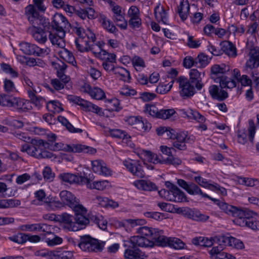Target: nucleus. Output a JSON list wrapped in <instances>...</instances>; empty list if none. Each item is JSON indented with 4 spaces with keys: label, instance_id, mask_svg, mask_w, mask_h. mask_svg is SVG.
<instances>
[{
    "label": "nucleus",
    "instance_id": "obj_1",
    "mask_svg": "<svg viewBox=\"0 0 259 259\" xmlns=\"http://www.w3.org/2000/svg\"><path fill=\"white\" fill-rule=\"evenodd\" d=\"M25 15L29 23L32 25L28 28V32L38 44H44L48 40L46 30L47 25L50 24L48 19L40 15L32 5L25 8Z\"/></svg>",
    "mask_w": 259,
    "mask_h": 259
},
{
    "label": "nucleus",
    "instance_id": "obj_2",
    "mask_svg": "<svg viewBox=\"0 0 259 259\" xmlns=\"http://www.w3.org/2000/svg\"><path fill=\"white\" fill-rule=\"evenodd\" d=\"M203 198H206L217 204L225 213L233 217L238 218L237 221L240 226H245L253 230H259V222L252 217L253 212L248 209H242L230 205L226 202L220 201L213 198L207 194H203Z\"/></svg>",
    "mask_w": 259,
    "mask_h": 259
},
{
    "label": "nucleus",
    "instance_id": "obj_3",
    "mask_svg": "<svg viewBox=\"0 0 259 259\" xmlns=\"http://www.w3.org/2000/svg\"><path fill=\"white\" fill-rule=\"evenodd\" d=\"M48 147V142L41 139H32L29 144H24L21 146V151L38 159H55L56 156L53 153L45 150Z\"/></svg>",
    "mask_w": 259,
    "mask_h": 259
},
{
    "label": "nucleus",
    "instance_id": "obj_4",
    "mask_svg": "<svg viewBox=\"0 0 259 259\" xmlns=\"http://www.w3.org/2000/svg\"><path fill=\"white\" fill-rule=\"evenodd\" d=\"M230 70V67L224 64L214 65L211 68V78L214 82H219L222 87L233 89L236 86L234 79L224 76Z\"/></svg>",
    "mask_w": 259,
    "mask_h": 259
},
{
    "label": "nucleus",
    "instance_id": "obj_5",
    "mask_svg": "<svg viewBox=\"0 0 259 259\" xmlns=\"http://www.w3.org/2000/svg\"><path fill=\"white\" fill-rule=\"evenodd\" d=\"M48 148L53 151L62 150L68 152L74 153H84L90 154H94L96 152V149L81 144H72V145L64 144L61 142L56 143L54 141H51L49 143Z\"/></svg>",
    "mask_w": 259,
    "mask_h": 259
},
{
    "label": "nucleus",
    "instance_id": "obj_6",
    "mask_svg": "<svg viewBox=\"0 0 259 259\" xmlns=\"http://www.w3.org/2000/svg\"><path fill=\"white\" fill-rule=\"evenodd\" d=\"M105 242L92 237L89 235L80 236L78 246L81 250L88 252H101L103 250Z\"/></svg>",
    "mask_w": 259,
    "mask_h": 259
},
{
    "label": "nucleus",
    "instance_id": "obj_7",
    "mask_svg": "<svg viewBox=\"0 0 259 259\" xmlns=\"http://www.w3.org/2000/svg\"><path fill=\"white\" fill-rule=\"evenodd\" d=\"M20 50L25 55L44 57L48 55L50 50L48 48H40L35 44L23 41L19 44Z\"/></svg>",
    "mask_w": 259,
    "mask_h": 259
},
{
    "label": "nucleus",
    "instance_id": "obj_8",
    "mask_svg": "<svg viewBox=\"0 0 259 259\" xmlns=\"http://www.w3.org/2000/svg\"><path fill=\"white\" fill-rule=\"evenodd\" d=\"M175 81L179 84V93L182 97L189 98L194 95L196 88L190 82L187 78L180 76L176 79Z\"/></svg>",
    "mask_w": 259,
    "mask_h": 259
},
{
    "label": "nucleus",
    "instance_id": "obj_9",
    "mask_svg": "<svg viewBox=\"0 0 259 259\" xmlns=\"http://www.w3.org/2000/svg\"><path fill=\"white\" fill-rule=\"evenodd\" d=\"M122 164L126 170L133 176L143 178L145 176L141 162L137 160L127 158L122 161Z\"/></svg>",
    "mask_w": 259,
    "mask_h": 259
},
{
    "label": "nucleus",
    "instance_id": "obj_10",
    "mask_svg": "<svg viewBox=\"0 0 259 259\" xmlns=\"http://www.w3.org/2000/svg\"><path fill=\"white\" fill-rule=\"evenodd\" d=\"M7 101L8 102L6 106L19 112H25L31 108L29 101L20 98L10 97L8 95Z\"/></svg>",
    "mask_w": 259,
    "mask_h": 259
},
{
    "label": "nucleus",
    "instance_id": "obj_11",
    "mask_svg": "<svg viewBox=\"0 0 259 259\" xmlns=\"http://www.w3.org/2000/svg\"><path fill=\"white\" fill-rule=\"evenodd\" d=\"M68 99L70 102L81 107L82 109L85 111L92 112L99 115H101L103 113L101 108L78 96L70 95L68 96Z\"/></svg>",
    "mask_w": 259,
    "mask_h": 259
},
{
    "label": "nucleus",
    "instance_id": "obj_12",
    "mask_svg": "<svg viewBox=\"0 0 259 259\" xmlns=\"http://www.w3.org/2000/svg\"><path fill=\"white\" fill-rule=\"evenodd\" d=\"M69 24L67 19L61 13H56L52 18L51 27L52 29L60 33V37H64L65 35L64 28H66Z\"/></svg>",
    "mask_w": 259,
    "mask_h": 259
},
{
    "label": "nucleus",
    "instance_id": "obj_13",
    "mask_svg": "<svg viewBox=\"0 0 259 259\" xmlns=\"http://www.w3.org/2000/svg\"><path fill=\"white\" fill-rule=\"evenodd\" d=\"M128 242L126 243L127 247L130 245H133L136 248L148 247L153 246V241L149 238H147L144 236H134L126 239Z\"/></svg>",
    "mask_w": 259,
    "mask_h": 259
},
{
    "label": "nucleus",
    "instance_id": "obj_14",
    "mask_svg": "<svg viewBox=\"0 0 259 259\" xmlns=\"http://www.w3.org/2000/svg\"><path fill=\"white\" fill-rule=\"evenodd\" d=\"M179 115L182 117L191 120H195L202 123L205 121V118L197 111L190 108L177 109Z\"/></svg>",
    "mask_w": 259,
    "mask_h": 259
},
{
    "label": "nucleus",
    "instance_id": "obj_15",
    "mask_svg": "<svg viewBox=\"0 0 259 259\" xmlns=\"http://www.w3.org/2000/svg\"><path fill=\"white\" fill-rule=\"evenodd\" d=\"M177 184L190 195H200L203 197V194H205L202 192L199 186L194 183H188L184 180L178 179Z\"/></svg>",
    "mask_w": 259,
    "mask_h": 259
},
{
    "label": "nucleus",
    "instance_id": "obj_16",
    "mask_svg": "<svg viewBox=\"0 0 259 259\" xmlns=\"http://www.w3.org/2000/svg\"><path fill=\"white\" fill-rule=\"evenodd\" d=\"M128 242L126 240H123L122 246L125 248L124 251V257L125 259H144V254L141 250L136 248L133 245L127 247L126 243Z\"/></svg>",
    "mask_w": 259,
    "mask_h": 259
},
{
    "label": "nucleus",
    "instance_id": "obj_17",
    "mask_svg": "<svg viewBox=\"0 0 259 259\" xmlns=\"http://www.w3.org/2000/svg\"><path fill=\"white\" fill-rule=\"evenodd\" d=\"M165 185L170 190V195L173 196V198H171V199H170L171 201L176 202L186 201V195L176 185L169 181L166 182Z\"/></svg>",
    "mask_w": 259,
    "mask_h": 259
},
{
    "label": "nucleus",
    "instance_id": "obj_18",
    "mask_svg": "<svg viewBox=\"0 0 259 259\" xmlns=\"http://www.w3.org/2000/svg\"><path fill=\"white\" fill-rule=\"evenodd\" d=\"M227 87H222L217 85H211L209 87L208 91L211 97L219 101H223L228 97V93L224 90Z\"/></svg>",
    "mask_w": 259,
    "mask_h": 259
},
{
    "label": "nucleus",
    "instance_id": "obj_19",
    "mask_svg": "<svg viewBox=\"0 0 259 259\" xmlns=\"http://www.w3.org/2000/svg\"><path fill=\"white\" fill-rule=\"evenodd\" d=\"M109 134L113 138L122 139L130 147H135L134 144L132 142L131 136L126 131L120 129H110Z\"/></svg>",
    "mask_w": 259,
    "mask_h": 259
},
{
    "label": "nucleus",
    "instance_id": "obj_20",
    "mask_svg": "<svg viewBox=\"0 0 259 259\" xmlns=\"http://www.w3.org/2000/svg\"><path fill=\"white\" fill-rule=\"evenodd\" d=\"M175 136L176 138H174L175 141L173 142V146L180 150H185L187 149L186 143L190 140V137H188V132H177Z\"/></svg>",
    "mask_w": 259,
    "mask_h": 259
},
{
    "label": "nucleus",
    "instance_id": "obj_21",
    "mask_svg": "<svg viewBox=\"0 0 259 259\" xmlns=\"http://www.w3.org/2000/svg\"><path fill=\"white\" fill-rule=\"evenodd\" d=\"M92 168L94 172L101 176H109L111 175L112 171L102 160H95L92 161Z\"/></svg>",
    "mask_w": 259,
    "mask_h": 259
},
{
    "label": "nucleus",
    "instance_id": "obj_22",
    "mask_svg": "<svg viewBox=\"0 0 259 259\" xmlns=\"http://www.w3.org/2000/svg\"><path fill=\"white\" fill-rule=\"evenodd\" d=\"M223 247L219 246H213L209 251V254L211 259H235V257L231 254L223 251Z\"/></svg>",
    "mask_w": 259,
    "mask_h": 259
},
{
    "label": "nucleus",
    "instance_id": "obj_23",
    "mask_svg": "<svg viewBox=\"0 0 259 259\" xmlns=\"http://www.w3.org/2000/svg\"><path fill=\"white\" fill-rule=\"evenodd\" d=\"M190 78L188 79L191 83L193 84L195 88L200 91L203 87L202 83V76L203 77L204 73L199 72L196 69H192L189 71Z\"/></svg>",
    "mask_w": 259,
    "mask_h": 259
},
{
    "label": "nucleus",
    "instance_id": "obj_24",
    "mask_svg": "<svg viewBox=\"0 0 259 259\" xmlns=\"http://www.w3.org/2000/svg\"><path fill=\"white\" fill-rule=\"evenodd\" d=\"M60 178L64 182L69 184H84L87 182L88 178L84 176H77L70 173H64L60 174Z\"/></svg>",
    "mask_w": 259,
    "mask_h": 259
},
{
    "label": "nucleus",
    "instance_id": "obj_25",
    "mask_svg": "<svg viewBox=\"0 0 259 259\" xmlns=\"http://www.w3.org/2000/svg\"><path fill=\"white\" fill-rule=\"evenodd\" d=\"M48 254L51 259H71L73 256L72 251L66 250L62 248L50 251Z\"/></svg>",
    "mask_w": 259,
    "mask_h": 259
},
{
    "label": "nucleus",
    "instance_id": "obj_26",
    "mask_svg": "<svg viewBox=\"0 0 259 259\" xmlns=\"http://www.w3.org/2000/svg\"><path fill=\"white\" fill-rule=\"evenodd\" d=\"M221 238L218 237H211L209 239L206 237L200 236L195 237L192 239V243L195 245H200L204 247H210L214 243H219L220 241Z\"/></svg>",
    "mask_w": 259,
    "mask_h": 259
},
{
    "label": "nucleus",
    "instance_id": "obj_27",
    "mask_svg": "<svg viewBox=\"0 0 259 259\" xmlns=\"http://www.w3.org/2000/svg\"><path fill=\"white\" fill-rule=\"evenodd\" d=\"M73 31L77 36H80L81 38L86 40L88 44H93L96 40L95 34L90 29L84 30L81 27H75L73 28Z\"/></svg>",
    "mask_w": 259,
    "mask_h": 259
},
{
    "label": "nucleus",
    "instance_id": "obj_28",
    "mask_svg": "<svg viewBox=\"0 0 259 259\" xmlns=\"http://www.w3.org/2000/svg\"><path fill=\"white\" fill-rule=\"evenodd\" d=\"M59 217L60 221L65 225V228L69 231H78V228L76 226L77 225L74 223V217L72 215L65 212L59 215Z\"/></svg>",
    "mask_w": 259,
    "mask_h": 259
},
{
    "label": "nucleus",
    "instance_id": "obj_29",
    "mask_svg": "<svg viewBox=\"0 0 259 259\" xmlns=\"http://www.w3.org/2000/svg\"><path fill=\"white\" fill-rule=\"evenodd\" d=\"M59 78L53 79L51 80V84L56 91H60L64 88L68 83L69 77L62 73L58 72Z\"/></svg>",
    "mask_w": 259,
    "mask_h": 259
},
{
    "label": "nucleus",
    "instance_id": "obj_30",
    "mask_svg": "<svg viewBox=\"0 0 259 259\" xmlns=\"http://www.w3.org/2000/svg\"><path fill=\"white\" fill-rule=\"evenodd\" d=\"M163 231L157 229L155 234L152 239L153 245L154 244L160 246H169L170 237H167L163 235Z\"/></svg>",
    "mask_w": 259,
    "mask_h": 259
},
{
    "label": "nucleus",
    "instance_id": "obj_31",
    "mask_svg": "<svg viewBox=\"0 0 259 259\" xmlns=\"http://www.w3.org/2000/svg\"><path fill=\"white\" fill-rule=\"evenodd\" d=\"M84 92L88 93L93 99L102 100L105 96V93L102 90L97 87L92 88L89 84H85L83 86Z\"/></svg>",
    "mask_w": 259,
    "mask_h": 259
},
{
    "label": "nucleus",
    "instance_id": "obj_32",
    "mask_svg": "<svg viewBox=\"0 0 259 259\" xmlns=\"http://www.w3.org/2000/svg\"><path fill=\"white\" fill-rule=\"evenodd\" d=\"M75 44L76 49L80 52L92 51L94 53L95 46L93 44H88L87 41L83 39L80 36H78L75 40Z\"/></svg>",
    "mask_w": 259,
    "mask_h": 259
},
{
    "label": "nucleus",
    "instance_id": "obj_33",
    "mask_svg": "<svg viewBox=\"0 0 259 259\" xmlns=\"http://www.w3.org/2000/svg\"><path fill=\"white\" fill-rule=\"evenodd\" d=\"M134 186L138 189L144 191H151L157 190L155 183L148 180H140L134 182Z\"/></svg>",
    "mask_w": 259,
    "mask_h": 259
},
{
    "label": "nucleus",
    "instance_id": "obj_34",
    "mask_svg": "<svg viewBox=\"0 0 259 259\" xmlns=\"http://www.w3.org/2000/svg\"><path fill=\"white\" fill-rule=\"evenodd\" d=\"M60 197L63 203L68 205L70 208L78 201L74 195L67 190L62 191L60 193Z\"/></svg>",
    "mask_w": 259,
    "mask_h": 259
},
{
    "label": "nucleus",
    "instance_id": "obj_35",
    "mask_svg": "<svg viewBox=\"0 0 259 259\" xmlns=\"http://www.w3.org/2000/svg\"><path fill=\"white\" fill-rule=\"evenodd\" d=\"M98 19L102 26L108 32L111 33H115L118 31L113 22L108 19L105 15L100 14Z\"/></svg>",
    "mask_w": 259,
    "mask_h": 259
},
{
    "label": "nucleus",
    "instance_id": "obj_36",
    "mask_svg": "<svg viewBox=\"0 0 259 259\" xmlns=\"http://www.w3.org/2000/svg\"><path fill=\"white\" fill-rule=\"evenodd\" d=\"M222 51L229 57H235L237 51L235 46L230 41H223L220 44Z\"/></svg>",
    "mask_w": 259,
    "mask_h": 259
},
{
    "label": "nucleus",
    "instance_id": "obj_37",
    "mask_svg": "<svg viewBox=\"0 0 259 259\" xmlns=\"http://www.w3.org/2000/svg\"><path fill=\"white\" fill-rule=\"evenodd\" d=\"M27 93L31 103L37 109H40L44 104H46L47 101L45 99L40 96H36L35 95L36 93H34L31 90H28Z\"/></svg>",
    "mask_w": 259,
    "mask_h": 259
},
{
    "label": "nucleus",
    "instance_id": "obj_38",
    "mask_svg": "<svg viewBox=\"0 0 259 259\" xmlns=\"http://www.w3.org/2000/svg\"><path fill=\"white\" fill-rule=\"evenodd\" d=\"M154 15L157 21L164 24H168L167 14L164 8L160 7V4L154 8Z\"/></svg>",
    "mask_w": 259,
    "mask_h": 259
},
{
    "label": "nucleus",
    "instance_id": "obj_39",
    "mask_svg": "<svg viewBox=\"0 0 259 259\" xmlns=\"http://www.w3.org/2000/svg\"><path fill=\"white\" fill-rule=\"evenodd\" d=\"M58 54L60 57L65 61L71 64L74 66H76V62L72 52L65 48H62Z\"/></svg>",
    "mask_w": 259,
    "mask_h": 259
},
{
    "label": "nucleus",
    "instance_id": "obj_40",
    "mask_svg": "<svg viewBox=\"0 0 259 259\" xmlns=\"http://www.w3.org/2000/svg\"><path fill=\"white\" fill-rule=\"evenodd\" d=\"M84 184H86L88 188L95 189L98 190H103L109 185L108 181H97L91 183L89 179H88V182H84Z\"/></svg>",
    "mask_w": 259,
    "mask_h": 259
},
{
    "label": "nucleus",
    "instance_id": "obj_41",
    "mask_svg": "<svg viewBox=\"0 0 259 259\" xmlns=\"http://www.w3.org/2000/svg\"><path fill=\"white\" fill-rule=\"evenodd\" d=\"M156 231L157 229L150 228L147 227H140L137 229V232L140 236H144L150 240H152Z\"/></svg>",
    "mask_w": 259,
    "mask_h": 259
},
{
    "label": "nucleus",
    "instance_id": "obj_42",
    "mask_svg": "<svg viewBox=\"0 0 259 259\" xmlns=\"http://www.w3.org/2000/svg\"><path fill=\"white\" fill-rule=\"evenodd\" d=\"M86 214L78 215L74 217V223L77 225L76 226L78 228V231L84 228L87 225L90 223V218Z\"/></svg>",
    "mask_w": 259,
    "mask_h": 259
},
{
    "label": "nucleus",
    "instance_id": "obj_43",
    "mask_svg": "<svg viewBox=\"0 0 259 259\" xmlns=\"http://www.w3.org/2000/svg\"><path fill=\"white\" fill-rule=\"evenodd\" d=\"M190 10V6L189 4L187 3H184L182 2L180 3V6L178 8V13L179 15V16L181 18V19L184 21L186 20L188 17V13Z\"/></svg>",
    "mask_w": 259,
    "mask_h": 259
},
{
    "label": "nucleus",
    "instance_id": "obj_44",
    "mask_svg": "<svg viewBox=\"0 0 259 259\" xmlns=\"http://www.w3.org/2000/svg\"><path fill=\"white\" fill-rule=\"evenodd\" d=\"M222 239V241L226 243L228 242V243L229 246H232L237 249H242L244 248V244L240 240L234 238L233 237H221Z\"/></svg>",
    "mask_w": 259,
    "mask_h": 259
},
{
    "label": "nucleus",
    "instance_id": "obj_45",
    "mask_svg": "<svg viewBox=\"0 0 259 259\" xmlns=\"http://www.w3.org/2000/svg\"><path fill=\"white\" fill-rule=\"evenodd\" d=\"M20 204L21 201L18 199H9L0 200V208H12L17 207Z\"/></svg>",
    "mask_w": 259,
    "mask_h": 259
},
{
    "label": "nucleus",
    "instance_id": "obj_46",
    "mask_svg": "<svg viewBox=\"0 0 259 259\" xmlns=\"http://www.w3.org/2000/svg\"><path fill=\"white\" fill-rule=\"evenodd\" d=\"M61 105L59 101L52 100L47 102L46 108L50 112L59 113L63 110Z\"/></svg>",
    "mask_w": 259,
    "mask_h": 259
},
{
    "label": "nucleus",
    "instance_id": "obj_47",
    "mask_svg": "<svg viewBox=\"0 0 259 259\" xmlns=\"http://www.w3.org/2000/svg\"><path fill=\"white\" fill-rule=\"evenodd\" d=\"M113 19L116 25L120 29L125 30L127 28V22L122 13L113 15Z\"/></svg>",
    "mask_w": 259,
    "mask_h": 259
},
{
    "label": "nucleus",
    "instance_id": "obj_48",
    "mask_svg": "<svg viewBox=\"0 0 259 259\" xmlns=\"http://www.w3.org/2000/svg\"><path fill=\"white\" fill-rule=\"evenodd\" d=\"M50 235H51L50 237H46L45 238V242L47 243L48 246H54L61 244L62 243L63 239L62 238L53 233H51Z\"/></svg>",
    "mask_w": 259,
    "mask_h": 259
},
{
    "label": "nucleus",
    "instance_id": "obj_49",
    "mask_svg": "<svg viewBox=\"0 0 259 259\" xmlns=\"http://www.w3.org/2000/svg\"><path fill=\"white\" fill-rule=\"evenodd\" d=\"M101 59L104 60L103 62H107L109 63H115L116 60V56L113 53H109L106 51L101 50Z\"/></svg>",
    "mask_w": 259,
    "mask_h": 259
},
{
    "label": "nucleus",
    "instance_id": "obj_50",
    "mask_svg": "<svg viewBox=\"0 0 259 259\" xmlns=\"http://www.w3.org/2000/svg\"><path fill=\"white\" fill-rule=\"evenodd\" d=\"M248 73L252 78V85L256 91H259V72L257 70L249 71Z\"/></svg>",
    "mask_w": 259,
    "mask_h": 259
},
{
    "label": "nucleus",
    "instance_id": "obj_51",
    "mask_svg": "<svg viewBox=\"0 0 259 259\" xmlns=\"http://www.w3.org/2000/svg\"><path fill=\"white\" fill-rule=\"evenodd\" d=\"M26 234L19 233L16 235L9 237L8 239L18 244H23L27 241Z\"/></svg>",
    "mask_w": 259,
    "mask_h": 259
},
{
    "label": "nucleus",
    "instance_id": "obj_52",
    "mask_svg": "<svg viewBox=\"0 0 259 259\" xmlns=\"http://www.w3.org/2000/svg\"><path fill=\"white\" fill-rule=\"evenodd\" d=\"M176 111L173 109H162L159 110L158 118L166 119L175 114Z\"/></svg>",
    "mask_w": 259,
    "mask_h": 259
},
{
    "label": "nucleus",
    "instance_id": "obj_53",
    "mask_svg": "<svg viewBox=\"0 0 259 259\" xmlns=\"http://www.w3.org/2000/svg\"><path fill=\"white\" fill-rule=\"evenodd\" d=\"M194 180L199 186L203 188H208L211 190L213 184H210L206 179L200 176H195Z\"/></svg>",
    "mask_w": 259,
    "mask_h": 259
},
{
    "label": "nucleus",
    "instance_id": "obj_54",
    "mask_svg": "<svg viewBox=\"0 0 259 259\" xmlns=\"http://www.w3.org/2000/svg\"><path fill=\"white\" fill-rule=\"evenodd\" d=\"M107 103L108 104L107 106L109 108V110L119 111L121 109L119 101L116 98L108 100Z\"/></svg>",
    "mask_w": 259,
    "mask_h": 259
},
{
    "label": "nucleus",
    "instance_id": "obj_55",
    "mask_svg": "<svg viewBox=\"0 0 259 259\" xmlns=\"http://www.w3.org/2000/svg\"><path fill=\"white\" fill-rule=\"evenodd\" d=\"M71 208L74 212V217L78 215H83L87 214V209L82 205L80 204L77 201Z\"/></svg>",
    "mask_w": 259,
    "mask_h": 259
},
{
    "label": "nucleus",
    "instance_id": "obj_56",
    "mask_svg": "<svg viewBox=\"0 0 259 259\" xmlns=\"http://www.w3.org/2000/svg\"><path fill=\"white\" fill-rule=\"evenodd\" d=\"M195 63L197 65L196 67H204L208 63L207 56L203 54L198 55V56L195 58Z\"/></svg>",
    "mask_w": 259,
    "mask_h": 259
},
{
    "label": "nucleus",
    "instance_id": "obj_57",
    "mask_svg": "<svg viewBox=\"0 0 259 259\" xmlns=\"http://www.w3.org/2000/svg\"><path fill=\"white\" fill-rule=\"evenodd\" d=\"M158 109L153 105H146L144 107V111L146 113L149 114L151 116L158 118V114H159Z\"/></svg>",
    "mask_w": 259,
    "mask_h": 259
},
{
    "label": "nucleus",
    "instance_id": "obj_58",
    "mask_svg": "<svg viewBox=\"0 0 259 259\" xmlns=\"http://www.w3.org/2000/svg\"><path fill=\"white\" fill-rule=\"evenodd\" d=\"M164 164H171L175 166L179 165L182 163V160L178 157H174L172 155L163 159V162Z\"/></svg>",
    "mask_w": 259,
    "mask_h": 259
},
{
    "label": "nucleus",
    "instance_id": "obj_59",
    "mask_svg": "<svg viewBox=\"0 0 259 259\" xmlns=\"http://www.w3.org/2000/svg\"><path fill=\"white\" fill-rule=\"evenodd\" d=\"M208 216L202 214L197 209H193L191 219L196 221H205L208 220Z\"/></svg>",
    "mask_w": 259,
    "mask_h": 259
},
{
    "label": "nucleus",
    "instance_id": "obj_60",
    "mask_svg": "<svg viewBox=\"0 0 259 259\" xmlns=\"http://www.w3.org/2000/svg\"><path fill=\"white\" fill-rule=\"evenodd\" d=\"M185 244L177 238H171L169 246L176 249H181L184 247Z\"/></svg>",
    "mask_w": 259,
    "mask_h": 259
},
{
    "label": "nucleus",
    "instance_id": "obj_61",
    "mask_svg": "<svg viewBox=\"0 0 259 259\" xmlns=\"http://www.w3.org/2000/svg\"><path fill=\"white\" fill-rule=\"evenodd\" d=\"M119 69L118 71H116L115 74H118L121 76V79L124 81L128 82L131 79V75L130 72L123 67H117Z\"/></svg>",
    "mask_w": 259,
    "mask_h": 259
},
{
    "label": "nucleus",
    "instance_id": "obj_62",
    "mask_svg": "<svg viewBox=\"0 0 259 259\" xmlns=\"http://www.w3.org/2000/svg\"><path fill=\"white\" fill-rule=\"evenodd\" d=\"M1 68L4 72L10 74L13 77H17L18 75V73L9 64L3 63L1 64Z\"/></svg>",
    "mask_w": 259,
    "mask_h": 259
},
{
    "label": "nucleus",
    "instance_id": "obj_63",
    "mask_svg": "<svg viewBox=\"0 0 259 259\" xmlns=\"http://www.w3.org/2000/svg\"><path fill=\"white\" fill-rule=\"evenodd\" d=\"M245 66L250 69L249 71L256 70L255 69L259 66V60L249 57V59L245 63Z\"/></svg>",
    "mask_w": 259,
    "mask_h": 259
},
{
    "label": "nucleus",
    "instance_id": "obj_64",
    "mask_svg": "<svg viewBox=\"0 0 259 259\" xmlns=\"http://www.w3.org/2000/svg\"><path fill=\"white\" fill-rule=\"evenodd\" d=\"M42 175L46 181L51 182L53 180L55 174L52 171L50 167L46 166L42 170Z\"/></svg>",
    "mask_w": 259,
    "mask_h": 259
}]
</instances>
